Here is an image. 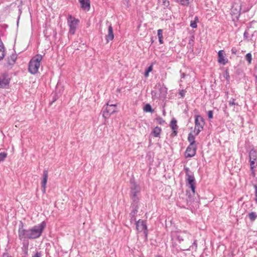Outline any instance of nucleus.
Instances as JSON below:
<instances>
[{"instance_id": "8fccbe9b", "label": "nucleus", "mask_w": 257, "mask_h": 257, "mask_svg": "<svg viewBox=\"0 0 257 257\" xmlns=\"http://www.w3.org/2000/svg\"><path fill=\"white\" fill-rule=\"evenodd\" d=\"M255 201H256V202L257 203V198H255Z\"/></svg>"}, {"instance_id": "f03ea898", "label": "nucleus", "mask_w": 257, "mask_h": 257, "mask_svg": "<svg viewBox=\"0 0 257 257\" xmlns=\"http://www.w3.org/2000/svg\"><path fill=\"white\" fill-rule=\"evenodd\" d=\"M43 57L41 55L37 54L31 59L29 63L28 70L32 74L38 73L41 65Z\"/></svg>"}, {"instance_id": "1a4fd4ad", "label": "nucleus", "mask_w": 257, "mask_h": 257, "mask_svg": "<svg viewBox=\"0 0 257 257\" xmlns=\"http://www.w3.org/2000/svg\"><path fill=\"white\" fill-rule=\"evenodd\" d=\"M10 78L7 73L3 74L0 76V88H6L10 83Z\"/></svg>"}, {"instance_id": "49530a36", "label": "nucleus", "mask_w": 257, "mask_h": 257, "mask_svg": "<svg viewBox=\"0 0 257 257\" xmlns=\"http://www.w3.org/2000/svg\"><path fill=\"white\" fill-rule=\"evenodd\" d=\"M255 187V198H257V186H254Z\"/></svg>"}, {"instance_id": "c03bdc74", "label": "nucleus", "mask_w": 257, "mask_h": 257, "mask_svg": "<svg viewBox=\"0 0 257 257\" xmlns=\"http://www.w3.org/2000/svg\"><path fill=\"white\" fill-rule=\"evenodd\" d=\"M185 74L184 73H181V79H184L185 77Z\"/></svg>"}, {"instance_id": "2f4dec72", "label": "nucleus", "mask_w": 257, "mask_h": 257, "mask_svg": "<svg viewBox=\"0 0 257 257\" xmlns=\"http://www.w3.org/2000/svg\"><path fill=\"white\" fill-rule=\"evenodd\" d=\"M162 3L163 5L166 7H168L170 5L169 0H162Z\"/></svg>"}, {"instance_id": "f3484780", "label": "nucleus", "mask_w": 257, "mask_h": 257, "mask_svg": "<svg viewBox=\"0 0 257 257\" xmlns=\"http://www.w3.org/2000/svg\"><path fill=\"white\" fill-rule=\"evenodd\" d=\"M17 59V56L16 54H13L10 57L8 58L7 64L8 65H12L15 64Z\"/></svg>"}, {"instance_id": "9d476101", "label": "nucleus", "mask_w": 257, "mask_h": 257, "mask_svg": "<svg viewBox=\"0 0 257 257\" xmlns=\"http://www.w3.org/2000/svg\"><path fill=\"white\" fill-rule=\"evenodd\" d=\"M115 104L109 105L108 104H107V106L104 108L103 114V116H107L115 112Z\"/></svg>"}, {"instance_id": "a18cd8bd", "label": "nucleus", "mask_w": 257, "mask_h": 257, "mask_svg": "<svg viewBox=\"0 0 257 257\" xmlns=\"http://www.w3.org/2000/svg\"><path fill=\"white\" fill-rule=\"evenodd\" d=\"M2 257H12L11 256L9 255L8 253H4Z\"/></svg>"}, {"instance_id": "79ce46f5", "label": "nucleus", "mask_w": 257, "mask_h": 257, "mask_svg": "<svg viewBox=\"0 0 257 257\" xmlns=\"http://www.w3.org/2000/svg\"><path fill=\"white\" fill-rule=\"evenodd\" d=\"M173 133L171 134V136H172V137H175V136H177V133H178V132H177V130H173Z\"/></svg>"}, {"instance_id": "0eeeda50", "label": "nucleus", "mask_w": 257, "mask_h": 257, "mask_svg": "<svg viewBox=\"0 0 257 257\" xmlns=\"http://www.w3.org/2000/svg\"><path fill=\"white\" fill-rule=\"evenodd\" d=\"M186 181L189 187L191 189L192 192L195 193V178L193 175L186 173Z\"/></svg>"}, {"instance_id": "5701e85b", "label": "nucleus", "mask_w": 257, "mask_h": 257, "mask_svg": "<svg viewBox=\"0 0 257 257\" xmlns=\"http://www.w3.org/2000/svg\"><path fill=\"white\" fill-rule=\"evenodd\" d=\"M176 2L182 6H188L189 4V0H176Z\"/></svg>"}, {"instance_id": "39448f33", "label": "nucleus", "mask_w": 257, "mask_h": 257, "mask_svg": "<svg viewBox=\"0 0 257 257\" xmlns=\"http://www.w3.org/2000/svg\"><path fill=\"white\" fill-rule=\"evenodd\" d=\"M195 117L194 133L198 135L203 129L205 121L204 118L200 115L196 114Z\"/></svg>"}, {"instance_id": "aec40b11", "label": "nucleus", "mask_w": 257, "mask_h": 257, "mask_svg": "<svg viewBox=\"0 0 257 257\" xmlns=\"http://www.w3.org/2000/svg\"><path fill=\"white\" fill-rule=\"evenodd\" d=\"M161 132V128L157 126L154 128V130L152 132V134L154 137H158L160 136Z\"/></svg>"}, {"instance_id": "f704fd0d", "label": "nucleus", "mask_w": 257, "mask_h": 257, "mask_svg": "<svg viewBox=\"0 0 257 257\" xmlns=\"http://www.w3.org/2000/svg\"><path fill=\"white\" fill-rule=\"evenodd\" d=\"M236 103H235V99L231 98V99L229 101V105L230 106L235 105Z\"/></svg>"}, {"instance_id": "c9c22d12", "label": "nucleus", "mask_w": 257, "mask_h": 257, "mask_svg": "<svg viewBox=\"0 0 257 257\" xmlns=\"http://www.w3.org/2000/svg\"><path fill=\"white\" fill-rule=\"evenodd\" d=\"M42 254L41 252L37 251L32 257H42Z\"/></svg>"}, {"instance_id": "4be33fe9", "label": "nucleus", "mask_w": 257, "mask_h": 257, "mask_svg": "<svg viewBox=\"0 0 257 257\" xmlns=\"http://www.w3.org/2000/svg\"><path fill=\"white\" fill-rule=\"evenodd\" d=\"M170 127L173 130H178V126L177 125V120L175 119H173L170 123Z\"/></svg>"}, {"instance_id": "de8ad7c7", "label": "nucleus", "mask_w": 257, "mask_h": 257, "mask_svg": "<svg viewBox=\"0 0 257 257\" xmlns=\"http://www.w3.org/2000/svg\"><path fill=\"white\" fill-rule=\"evenodd\" d=\"M131 222H132L133 221H136V217H133V216H131Z\"/></svg>"}, {"instance_id": "37998d69", "label": "nucleus", "mask_w": 257, "mask_h": 257, "mask_svg": "<svg viewBox=\"0 0 257 257\" xmlns=\"http://www.w3.org/2000/svg\"><path fill=\"white\" fill-rule=\"evenodd\" d=\"M163 38H159V41L160 44H163Z\"/></svg>"}, {"instance_id": "20e7f679", "label": "nucleus", "mask_w": 257, "mask_h": 257, "mask_svg": "<svg viewBox=\"0 0 257 257\" xmlns=\"http://www.w3.org/2000/svg\"><path fill=\"white\" fill-rule=\"evenodd\" d=\"M67 23L69 27L68 34L71 35H74L79 23V20L72 17V15H69L67 18Z\"/></svg>"}, {"instance_id": "a211bd4d", "label": "nucleus", "mask_w": 257, "mask_h": 257, "mask_svg": "<svg viewBox=\"0 0 257 257\" xmlns=\"http://www.w3.org/2000/svg\"><path fill=\"white\" fill-rule=\"evenodd\" d=\"M195 140V136L192 133H189L188 137V141L189 143V145H191V146H197Z\"/></svg>"}, {"instance_id": "72a5a7b5", "label": "nucleus", "mask_w": 257, "mask_h": 257, "mask_svg": "<svg viewBox=\"0 0 257 257\" xmlns=\"http://www.w3.org/2000/svg\"><path fill=\"white\" fill-rule=\"evenodd\" d=\"M213 111L209 110L208 111V117L209 119H212L213 118Z\"/></svg>"}, {"instance_id": "2eb2a0df", "label": "nucleus", "mask_w": 257, "mask_h": 257, "mask_svg": "<svg viewBox=\"0 0 257 257\" xmlns=\"http://www.w3.org/2000/svg\"><path fill=\"white\" fill-rule=\"evenodd\" d=\"M114 38V35L113 33V29L111 25L108 27V34L106 36V40L107 42L111 41Z\"/></svg>"}, {"instance_id": "09e8293b", "label": "nucleus", "mask_w": 257, "mask_h": 257, "mask_svg": "<svg viewBox=\"0 0 257 257\" xmlns=\"http://www.w3.org/2000/svg\"><path fill=\"white\" fill-rule=\"evenodd\" d=\"M254 163V161H252L250 162V165L252 166V165H253Z\"/></svg>"}, {"instance_id": "b1692460", "label": "nucleus", "mask_w": 257, "mask_h": 257, "mask_svg": "<svg viewBox=\"0 0 257 257\" xmlns=\"http://www.w3.org/2000/svg\"><path fill=\"white\" fill-rule=\"evenodd\" d=\"M248 217L251 221H253L256 219L257 215L255 212H251L248 214Z\"/></svg>"}, {"instance_id": "bb28decb", "label": "nucleus", "mask_w": 257, "mask_h": 257, "mask_svg": "<svg viewBox=\"0 0 257 257\" xmlns=\"http://www.w3.org/2000/svg\"><path fill=\"white\" fill-rule=\"evenodd\" d=\"M7 156L8 154L6 152L0 153V163L4 161Z\"/></svg>"}, {"instance_id": "473e14b6", "label": "nucleus", "mask_w": 257, "mask_h": 257, "mask_svg": "<svg viewBox=\"0 0 257 257\" xmlns=\"http://www.w3.org/2000/svg\"><path fill=\"white\" fill-rule=\"evenodd\" d=\"M122 4L125 6L126 8H128L130 6V2L129 0H123Z\"/></svg>"}, {"instance_id": "a19ab883", "label": "nucleus", "mask_w": 257, "mask_h": 257, "mask_svg": "<svg viewBox=\"0 0 257 257\" xmlns=\"http://www.w3.org/2000/svg\"><path fill=\"white\" fill-rule=\"evenodd\" d=\"M248 33L247 31H245L243 34V37L244 39H247L248 37Z\"/></svg>"}, {"instance_id": "6e6552de", "label": "nucleus", "mask_w": 257, "mask_h": 257, "mask_svg": "<svg viewBox=\"0 0 257 257\" xmlns=\"http://www.w3.org/2000/svg\"><path fill=\"white\" fill-rule=\"evenodd\" d=\"M197 146H191L189 145L186 149L185 151V157L186 158H191L194 157L196 153Z\"/></svg>"}, {"instance_id": "c756f323", "label": "nucleus", "mask_w": 257, "mask_h": 257, "mask_svg": "<svg viewBox=\"0 0 257 257\" xmlns=\"http://www.w3.org/2000/svg\"><path fill=\"white\" fill-rule=\"evenodd\" d=\"M156 120L160 124H163L165 123V120L161 117H157Z\"/></svg>"}, {"instance_id": "f257e3e1", "label": "nucleus", "mask_w": 257, "mask_h": 257, "mask_svg": "<svg viewBox=\"0 0 257 257\" xmlns=\"http://www.w3.org/2000/svg\"><path fill=\"white\" fill-rule=\"evenodd\" d=\"M45 226L46 223L44 221H43L30 229H26L23 228V225L22 223L18 230L19 238L20 240L24 241L26 239L37 238L41 235Z\"/></svg>"}, {"instance_id": "ea45409f", "label": "nucleus", "mask_w": 257, "mask_h": 257, "mask_svg": "<svg viewBox=\"0 0 257 257\" xmlns=\"http://www.w3.org/2000/svg\"><path fill=\"white\" fill-rule=\"evenodd\" d=\"M231 52L233 54H236L237 52V50L236 48L233 47L231 50Z\"/></svg>"}, {"instance_id": "58836bf2", "label": "nucleus", "mask_w": 257, "mask_h": 257, "mask_svg": "<svg viewBox=\"0 0 257 257\" xmlns=\"http://www.w3.org/2000/svg\"><path fill=\"white\" fill-rule=\"evenodd\" d=\"M5 56V51L0 52V61L3 60Z\"/></svg>"}, {"instance_id": "f8f14e48", "label": "nucleus", "mask_w": 257, "mask_h": 257, "mask_svg": "<svg viewBox=\"0 0 257 257\" xmlns=\"http://www.w3.org/2000/svg\"><path fill=\"white\" fill-rule=\"evenodd\" d=\"M48 177V172L47 170H44L43 174V179L42 180V191L43 193L46 192V185L47 183Z\"/></svg>"}, {"instance_id": "7c9ffc66", "label": "nucleus", "mask_w": 257, "mask_h": 257, "mask_svg": "<svg viewBox=\"0 0 257 257\" xmlns=\"http://www.w3.org/2000/svg\"><path fill=\"white\" fill-rule=\"evenodd\" d=\"M157 35L158 38H163V30L162 29H159L157 31Z\"/></svg>"}, {"instance_id": "412c9836", "label": "nucleus", "mask_w": 257, "mask_h": 257, "mask_svg": "<svg viewBox=\"0 0 257 257\" xmlns=\"http://www.w3.org/2000/svg\"><path fill=\"white\" fill-rule=\"evenodd\" d=\"M143 110L145 112H147L152 113L154 112V110L152 109L151 105L149 103L146 104L144 106V107L143 108Z\"/></svg>"}, {"instance_id": "4468645a", "label": "nucleus", "mask_w": 257, "mask_h": 257, "mask_svg": "<svg viewBox=\"0 0 257 257\" xmlns=\"http://www.w3.org/2000/svg\"><path fill=\"white\" fill-rule=\"evenodd\" d=\"M241 10V6L240 4L235 3L231 9V12L232 14L240 15Z\"/></svg>"}, {"instance_id": "ddd939ff", "label": "nucleus", "mask_w": 257, "mask_h": 257, "mask_svg": "<svg viewBox=\"0 0 257 257\" xmlns=\"http://www.w3.org/2000/svg\"><path fill=\"white\" fill-rule=\"evenodd\" d=\"M81 8L84 11H89L90 9V0H79Z\"/></svg>"}, {"instance_id": "7ed1b4c3", "label": "nucleus", "mask_w": 257, "mask_h": 257, "mask_svg": "<svg viewBox=\"0 0 257 257\" xmlns=\"http://www.w3.org/2000/svg\"><path fill=\"white\" fill-rule=\"evenodd\" d=\"M130 197L133 201V205L135 206L136 204H138L139 198L138 195L141 191L140 186L135 182H131Z\"/></svg>"}, {"instance_id": "6ab92c4d", "label": "nucleus", "mask_w": 257, "mask_h": 257, "mask_svg": "<svg viewBox=\"0 0 257 257\" xmlns=\"http://www.w3.org/2000/svg\"><path fill=\"white\" fill-rule=\"evenodd\" d=\"M131 207H132V210L130 213V216H133V217H135L136 214L138 212V204H136V205L135 206H133V203H132Z\"/></svg>"}, {"instance_id": "c85d7f7f", "label": "nucleus", "mask_w": 257, "mask_h": 257, "mask_svg": "<svg viewBox=\"0 0 257 257\" xmlns=\"http://www.w3.org/2000/svg\"><path fill=\"white\" fill-rule=\"evenodd\" d=\"M152 70H153V66L151 65V66H149V67L148 68L147 70H146L145 71V74H145V76L146 77H148V76H149V73L151 71H152Z\"/></svg>"}, {"instance_id": "423d86ee", "label": "nucleus", "mask_w": 257, "mask_h": 257, "mask_svg": "<svg viewBox=\"0 0 257 257\" xmlns=\"http://www.w3.org/2000/svg\"><path fill=\"white\" fill-rule=\"evenodd\" d=\"M190 234L186 231H173L172 232V238L173 239H177L179 243H181L184 239L189 238Z\"/></svg>"}, {"instance_id": "393cba45", "label": "nucleus", "mask_w": 257, "mask_h": 257, "mask_svg": "<svg viewBox=\"0 0 257 257\" xmlns=\"http://www.w3.org/2000/svg\"><path fill=\"white\" fill-rule=\"evenodd\" d=\"M245 60L247 61L248 64L249 65L251 63L252 55L250 53H248L245 56Z\"/></svg>"}, {"instance_id": "e433bc0d", "label": "nucleus", "mask_w": 257, "mask_h": 257, "mask_svg": "<svg viewBox=\"0 0 257 257\" xmlns=\"http://www.w3.org/2000/svg\"><path fill=\"white\" fill-rule=\"evenodd\" d=\"M186 93V91L185 90H181L179 92V95L181 96V97H184Z\"/></svg>"}, {"instance_id": "9b49d317", "label": "nucleus", "mask_w": 257, "mask_h": 257, "mask_svg": "<svg viewBox=\"0 0 257 257\" xmlns=\"http://www.w3.org/2000/svg\"><path fill=\"white\" fill-rule=\"evenodd\" d=\"M136 229L139 232H142L143 231H146L147 229V226L145 221L141 219H139L138 221H136Z\"/></svg>"}, {"instance_id": "cd10ccee", "label": "nucleus", "mask_w": 257, "mask_h": 257, "mask_svg": "<svg viewBox=\"0 0 257 257\" xmlns=\"http://www.w3.org/2000/svg\"><path fill=\"white\" fill-rule=\"evenodd\" d=\"M197 240H195L192 244V245L191 246H190L189 248H187V249H184L183 250H191V248H192V249H196L197 248Z\"/></svg>"}, {"instance_id": "dca6fc26", "label": "nucleus", "mask_w": 257, "mask_h": 257, "mask_svg": "<svg viewBox=\"0 0 257 257\" xmlns=\"http://www.w3.org/2000/svg\"><path fill=\"white\" fill-rule=\"evenodd\" d=\"M223 50H220L218 53V62L222 64H225L226 63L225 57L223 54Z\"/></svg>"}, {"instance_id": "4c0bfd02", "label": "nucleus", "mask_w": 257, "mask_h": 257, "mask_svg": "<svg viewBox=\"0 0 257 257\" xmlns=\"http://www.w3.org/2000/svg\"><path fill=\"white\" fill-rule=\"evenodd\" d=\"M5 51V47L2 42L0 41V52Z\"/></svg>"}, {"instance_id": "a878e982", "label": "nucleus", "mask_w": 257, "mask_h": 257, "mask_svg": "<svg viewBox=\"0 0 257 257\" xmlns=\"http://www.w3.org/2000/svg\"><path fill=\"white\" fill-rule=\"evenodd\" d=\"M198 20V18L196 17L194 21H191L190 23V26L192 28H196L197 27L196 21Z\"/></svg>"}]
</instances>
